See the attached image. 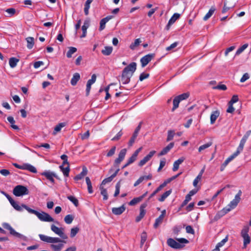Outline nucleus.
Wrapping results in <instances>:
<instances>
[{
  "label": "nucleus",
  "instance_id": "obj_18",
  "mask_svg": "<svg viewBox=\"0 0 251 251\" xmlns=\"http://www.w3.org/2000/svg\"><path fill=\"white\" fill-rule=\"evenodd\" d=\"M251 134V130H248V131L246 132V133H245V134L244 135V136L240 141L239 145L240 148H242L243 149L245 143L246 142V141L247 140L248 138H249Z\"/></svg>",
  "mask_w": 251,
  "mask_h": 251
},
{
  "label": "nucleus",
  "instance_id": "obj_3",
  "mask_svg": "<svg viewBox=\"0 0 251 251\" xmlns=\"http://www.w3.org/2000/svg\"><path fill=\"white\" fill-rule=\"evenodd\" d=\"M176 242L172 238H169L167 240V243L169 246L175 249H182L184 247V244H188L189 241L185 238H176Z\"/></svg>",
  "mask_w": 251,
  "mask_h": 251
},
{
  "label": "nucleus",
  "instance_id": "obj_20",
  "mask_svg": "<svg viewBox=\"0 0 251 251\" xmlns=\"http://www.w3.org/2000/svg\"><path fill=\"white\" fill-rule=\"evenodd\" d=\"M205 170V166L201 170L198 176L195 178L193 181V184L194 187H196L198 182L201 180L202 176Z\"/></svg>",
  "mask_w": 251,
  "mask_h": 251
},
{
  "label": "nucleus",
  "instance_id": "obj_57",
  "mask_svg": "<svg viewBox=\"0 0 251 251\" xmlns=\"http://www.w3.org/2000/svg\"><path fill=\"white\" fill-rule=\"evenodd\" d=\"M97 76L95 74H93L92 75L91 78L87 81L88 84H89L90 85H92L93 83H94L96 80Z\"/></svg>",
  "mask_w": 251,
  "mask_h": 251
},
{
  "label": "nucleus",
  "instance_id": "obj_24",
  "mask_svg": "<svg viewBox=\"0 0 251 251\" xmlns=\"http://www.w3.org/2000/svg\"><path fill=\"white\" fill-rule=\"evenodd\" d=\"M220 112L219 111L216 110L215 111H213L210 116V123L211 124H213L215 121L216 120L217 118L219 116Z\"/></svg>",
  "mask_w": 251,
  "mask_h": 251
},
{
  "label": "nucleus",
  "instance_id": "obj_40",
  "mask_svg": "<svg viewBox=\"0 0 251 251\" xmlns=\"http://www.w3.org/2000/svg\"><path fill=\"white\" fill-rule=\"evenodd\" d=\"M190 96V93L189 92L184 93L181 95H179L177 96H176L177 99H178L179 101H181L183 100H186L189 98Z\"/></svg>",
  "mask_w": 251,
  "mask_h": 251
},
{
  "label": "nucleus",
  "instance_id": "obj_14",
  "mask_svg": "<svg viewBox=\"0 0 251 251\" xmlns=\"http://www.w3.org/2000/svg\"><path fill=\"white\" fill-rule=\"evenodd\" d=\"M41 175L45 176L47 179L49 180L52 183H54L53 177H57V176L53 172L50 171H46L42 173Z\"/></svg>",
  "mask_w": 251,
  "mask_h": 251
},
{
  "label": "nucleus",
  "instance_id": "obj_56",
  "mask_svg": "<svg viewBox=\"0 0 251 251\" xmlns=\"http://www.w3.org/2000/svg\"><path fill=\"white\" fill-rule=\"evenodd\" d=\"M178 44L177 42H175L174 43L172 44L170 46L166 48V50L167 51H170L172 50L175 48Z\"/></svg>",
  "mask_w": 251,
  "mask_h": 251
},
{
  "label": "nucleus",
  "instance_id": "obj_54",
  "mask_svg": "<svg viewBox=\"0 0 251 251\" xmlns=\"http://www.w3.org/2000/svg\"><path fill=\"white\" fill-rule=\"evenodd\" d=\"M120 187H121L120 182L119 181L116 185V187H115L116 190H115V193L114 194V197H117L119 194Z\"/></svg>",
  "mask_w": 251,
  "mask_h": 251
},
{
  "label": "nucleus",
  "instance_id": "obj_33",
  "mask_svg": "<svg viewBox=\"0 0 251 251\" xmlns=\"http://www.w3.org/2000/svg\"><path fill=\"white\" fill-rule=\"evenodd\" d=\"M59 168H60V170H61V171L63 172V175L65 176H69V172H70V170L69 165H68V166H67L65 168H64L63 166H62V165H61V166H60Z\"/></svg>",
  "mask_w": 251,
  "mask_h": 251
},
{
  "label": "nucleus",
  "instance_id": "obj_64",
  "mask_svg": "<svg viewBox=\"0 0 251 251\" xmlns=\"http://www.w3.org/2000/svg\"><path fill=\"white\" fill-rule=\"evenodd\" d=\"M150 75L149 74H145V73H142L139 76V80L142 81L144 79L147 78L149 77Z\"/></svg>",
  "mask_w": 251,
  "mask_h": 251
},
{
  "label": "nucleus",
  "instance_id": "obj_32",
  "mask_svg": "<svg viewBox=\"0 0 251 251\" xmlns=\"http://www.w3.org/2000/svg\"><path fill=\"white\" fill-rule=\"evenodd\" d=\"M26 40L27 41V48L28 49H31L34 44V38L33 37H29L26 38Z\"/></svg>",
  "mask_w": 251,
  "mask_h": 251
},
{
  "label": "nucleus",
  "instance_id": "obj_43",
  "mask_svg": "<svg viewBox=\"0 0 251 251\" xmlns=\"http://www.w3.org/2000/svg\"><path fill=\"white\" fill-rule=\"evenodd\" d=\"M212 145V142H209L204 145H202L201 146L199 149H198V151L199 152H201L202 151L210 147V146H211Z\"/></svg>",
  "mask_w": 251,
  "mask_h": 251
},
{
  "label": "nucleus",
  "instance_id": "obj_25",
  "mask_svg": "<svg viewBox=\"0 0 251 251\" xmlns=\"http://www.w3.org/2000/svg\"><path fill=\"white\" fill-rule=\"evenodd\" d=\"M80 75L78 73H75L71 80V84L73 86H75L76 84L77 81L80 79Z\"/></svg>",
  "mask_w": 251,
  "mask_h": 251
},
{
  "label": "nucleus",
  "instance_id": "obj_13",
  "mask_svg": "<svg viewBox=\"0 0 251 251\" xmlns=\"http://www.w3.org/2000/svg\"><path fill=\"white\" fill-rule=\"evenodd\" d=\"M156 151H152L149 152V153L144 157L143 159L140 160L139 162V166L140 167L144 165L148 161H149L151 158L153 156V155L155 153Z\"/></svg>",
  "mask_w": 251,
  "mask_h": 251
},
{
  "label": "nucleus",
  "instance_id": "obj_49",
  "mask_svg": "<svg viewBox=\"0 0 251 251\" xmlns=\"http://www.w3.org/2000/svg\"><path fill=\"white\" fill-rule=\"evenodd\" d=\"M248 47V44H245L239 48L236 51L235 55H238L241 53Z\"/></svg>",
  "mask_w": 251,
  "mask_h": 251
},
{
  "label": "nucleus",
  "instance_id": "obj_22",
  "mask_svg": "<svg viewBox=\"0 0 251 251\" xmlns=\"http://www.w3.org/2000/svg\"><path fill=\"white\" fill-rule=\"evenodd\" d=\"M243 149L242 148H240V147L238 146L236 151L226 159L227 161L229 163L234 158L237 156L239 154V153L243 151Z\"/></svg>",
  "mask_w": 251,
  "mask_h": 251
},
{
  "label": "nucleus",
  "instance_id": "obj_31",
  "mask_svg": "<svg viewBox=\"0 0 251 251\" xmlns=\"http://www.w3.org/2000/svg\"><path fill=\"white\" fill-rule=\"evenodd\" d=\"M171 189L166 191L161 195L160 198L158 199V201L161 202L164 201L171 194Z\"/></svg>",
  "mask_w": 251,
  "mask_h": 251
},
{
  "label": "nucleus",
  "instance_id": "obj_42",
  "mask_svg": "<svg viewBox=\"0 0 251 251\" xmlns=\"http://www.w3.org/2000/svg\"><path fill=\"white\" fill-rule=\"evenodd\" d=\"M163 219L164 217L160 215L158 218L156 219L155 223L153 225V227L155 228H156L158 226L160 225L162 223Z\"/></svg>",
  "mask_w": 251,
  "mask_h": 251
},
{
  "label": "nucleus",
  "instance_id": "obj_58",
  "mask_svg": "<svg viewBox=\"0 0 251 251\" xmlns=\"http://www.w3.org/2000/svg\"><path fill=\"white\" fill-rule=\"evenodd\" d=\"M115 151H116V147L114 146L108 152V153H107L106 156L107 157H111V156H112V155H113L114 154V153L115 152Z\"/></svg>",
  "mask_w": 251,
  "mask_h": 251
},
{
  "label": "nucleus",
  "instance_id": "obj_47",
  "mask_svg": "<svg viewBox=\"0 0 251 251\" xmlns=\"http://www.w3.org/2000/svg\"><path fill=\"white\" fill-rule=\"evenodd\" d=\"M100 189L101 191L100 193L103 196V200H107L108 199V195L106 189L102 186L100 187Z\"/></svg>",
  "mask_w": 251,
  "mask_h": 251
},
{
  "label": "nucleus",
  "instance_id": "obj_1",
  "mask_svg": "<svg viewBox=\"0 0 251 251\" xmlns=\"http://www.w3.org/2000/svg\"><path fill=\"white\" fill-rule=\"evenodd\" d=\"M136 63L132 62L124 69L121 75V81L123 84H128L130 82V78L136 70Z\"/></svg>",
  "mask_w": 251,
  "mask_h": 251
},
{
  "label": "nucleus",
  "instance_id": "obj_39",
  "mask_svg": "<svg viewBox=\"0 0 251 251\" xmlns=\"http://www.w3.org/2000/svg\"><path fill=\"white\" fill-rule=\"evenodd\" d=\"M141 43V40L140 38L136 39L133 43H132L130 44L129 48L130 49L133 50L135 49L136 47L138 46Z\"/></svg>",
  "mask_w": 251,
  "mask_h": 251
},
{
  "label": "nucleus",
  "instance_id": "obj_10",
  "mask_svg": "<svg viewBox=\"0 0 251 251\" xmlns=\"http://www.w3.org/2000/svg\"><path fill=\"white\" fill-rule=\"evenodd\" d=\"M154 55L153 53L148 54L142 57L140 59L141 66L145 67L154 58Z\"/></svg>",
  "mask_w": 251,
  "mask_h": 251
},
{
  "label": "nucleus",
  "instance_id": "obj_21",
  "mask_svg": "<svg viewBox=\"0 0 251 251\" xmlns=\"http://www.w3.org/2000/svg\"><path fill=\"white\" fill-rule=\"evenodd\" d=\"M87 172L88 171L86 167H83L82 172L78 175L75 176L74 177V179L75 180H79L81 179L84 177L85 176H86L87 174Z\"/></svg>",
  "mask_w": 251,
  "mask_h": 251
},
{
  "label": "nucleus",
  "instance_id": "obj_41",
  "mask_svg": "<svg viewBox=\"0 0 251 251\" xmlns=\"http://www.w3.org/2000/svg\"><path fill=\"white\" fill-rule=\"evenodd\" d=\"M10 204H11V205L17 211H22L23 209L22 208H24L23 206H22V205L23 204H22L21 205V206H20L18 203L17 202H16V201H13L11 202H10Z\"/></svg>",
  "mask_w": 251,
  "mask_h": 251
},
{
  "label": "nucleus",
  "instance_id": "obj_44",
  "mask_svg": "<svg viewBox=\"0 0 251 251\" xmlns=\"http://www.w3.org/2000/svg\"><path fill=\"white\" fill-rule=\"evenodd\" d=\"M74 217L71 214L66 215L64 218V221L67 224H70L74 220Z\"/></svg>",
  "mask_w": 251,
  "mask_h": 251
},
{
  "label": "nucleus",
  "instance_id": "obj_51",
  "mask_svg": "<svg viewBox=\"0 0 251 251\" xmlns=\"http://www.w3.org/2000/svg\"><path fill=\"white\" fill-rule=\"evenodd\" d=\"M79 229L77 227L72 228L71 230L70 237H74L79 231Z\"/></svg>",
  "mask_w": 251,
  "mask_h": 251
},
{
  "label": "nucleus",
  "instance_id": "obj_5",
  "mask_svg": "<svg viewBox=\"0 0 251 251\" xmlns=\"http://www.w3.org/2000/svg\"><path fill=\"white\" fill-rule=\"evenodd\" d=\"M13 193L16 197H20L28 195L29 191L26 187L21 185H18L15 186L13 189Z\"/></svg>",
  "mask_w": 251,
  "mask_h": 251
},
{
  "label": "nucleus",
  "instance_id": "obj_38",
  "mask_svg": "<svg viewBox=\"0 0 251 251\" xmlns=\"http://www.w3.org/2000/svg\"><path fill=\"white\" fill-rule=\"evenodd\" d=\"M77 51V49L75 47H71L69 48V50L67 51L66 56L68 58H71L72 54Z\"/></svg>",
  "mask_w": 251,
  "mask_h": 251
},
{
  "label": "nucleus",
  "instance_id": "obj_34",
  "mask_svg": "<svg viewBox=\"0 0 251 251\" xmlns=\"http://www.w3.org/2000/svg\"><path fill=\"white\" fill-rule=\"evenodd\" d=\"M19 60L15 57H11L9 61V65L11 68H14L16 66L17 63Z\"/></svg>",
  "mask_w": 251,
  "mask_h": 251
},
{
  "label": "nucleus",
  "instance_id": "obj_2",
  "mask_svg": "<svg viewBox=\"0 0 251 251\" xmlns=\"http://www.w3.org/2000/svg\"><path fill=\"white\" fill-rule=\"evenodd\" d=\"M22 206L29 213L35 215L41 221L47 222H51L54 221V219L47 213L43 211H42L41 213H40L36 210L30 208L25 204H23Z\"/></svg>",
  "mask_w": 251,
  "mask_h": 251
},
{
  "label": "nucleus",
  "instance_id": "obj_62",
  "mask_svg": "<svg viewBox=\"0 0 251 251\" xmlns=\"http://www.w3.org/2000/svg\"><path fill=\"white\" fill-rule=\"evenodd\" d=\"M186 232L190 234H194L195 231L191 226H187L186 227Z\"/></svg>",
  "mask_w": 251,
  "mask_h": 251
},
{
  "label": "nucleus",
  "instance_id": "obj_17",
  "mask_svg": "<svg viewBox=\"0 0 251 251\" xmlns=\"http://www.w3.org/2000/svg\"><path fill=\"white\" fill-rule=\"evenodd\" d=\"M174 146V143L171 142L167 146L163 149L159 153L158 156H163L166 154Z\"/></svg>",
  "mask_w": 251,
  "mask_h": 251
},
{
  "label": "nucleus",
  "instance_id": "obj_46",
  "mask_svg": "<svg viewBox=\"0 0 251 251\" xmlns=\"http://www.w3.org/2000/svg\"><path fill=\"white\" fill-rule=\"evenodd\" d=\"M147 233L145 231L142 233L141 235V243H140V246L142 247L146 241L147 240Z\"/></svg>",
  "mask_w": 251,
  "mask_h": 251
},
{
  "label": "nucleus",
  "instance_id": "obj_15",
  "mask_svg": "<svg viewBox=\"0 0 251 251\" xmlns=\"http://www.w3.org/2000/svg\"><path fill=\"white\" fill-rule=\"evenodd\" d=\"M114 17L112 15H109L106 17L105 18H104L102 19L100 21V26L99 27V30L101 31L103 30L105 27V24L106 23H107L110 20L112 19Z\"/></svg>",
  "mask_w": 251,
  "mask_h": 251
},
{
  "label": "nucleus",
  "instance_id": "obj_16",
  "mask_svg": "<svg viewBox=\"0 0 251 251\" xmlns=\"http://www.w3.org/2000/svg\"><path fill=\"white\" fill-rule=\"evenodd\" d=\"M180 14L178 13H175L169 20L167 25L166 26V29L168 30L170 26L180 17Z\"/></svg>",
  "mask_w": 251,
  "mask_h": 251
},
{
  "label": "nucleus",
  "instance_id": "obj_30",
  "mask_svg": "<svg viewBox=\"0 0 251 251\" xmlns=\"http://www.w3.org/2000/svg\"><path fill=\"white\" fill-rule=\"evenodd\" d=\"M85 180L87 185L88 193L89 194H92L93 192V190L91 180L89 177H86Z\"/></svg>",
  "mask_w": 251,
  "mask_h": 251
},
{
  "label": "nucleus",
  "instance_id": "obj_50",
  "mask_svg": "<svg viewBox=\"0 0 251 251\" xmlns=\"http://www.w3.org/2000/svg\"><path fill=\"white\" fill-rule=\"evenodd\" d=\"M141 201H142V200L139 198V197L134 198L131 201H130V202H129V205H131V206L134 205L140 202Z\"/></svg>",
  "mask_w": 251,
  "mask_h": 251
},
{
  "label": "nucleus",
  "instance_id": "obj_59",
  "mask_svg": "<svg viewBox=\"0 0 251 251\" xmlns=\"http://www.w3.org/2000/svg\"><path fill=\"white\" fill-rule=\"evenodd\" d=\"M214 89H219V90H226L227 89V87L226 85L225 84H222V85H218L216 86H215L213 88Z\"/></svg>",
  "mask_w": 251,
  "mask_h": 251
},
{
  "label": "nucleus",
  "instance_id": "obj_19",
  "mask_svg": "<svg viewBox=\"0 0 251 251\" xmlns=\"http://www.w3.org/2000/svg\"><path fill=\"white\" fill-rule=\"evenodd\" d=\"M126 209V207L124 205H122L119 207H114L112 209V213L116 215H121L123 213Z\"/></svg>",
  "mask_w": 251,
  "mask_h": 251
},
{
  "label": "nucleus",
  "instance_id": "obj_4",
  "mask_svg": "<svg viewBox=\"0 0 251 251\" xmlns=\"http://www.w3.org/2000/svg\"><path fill=\"white\" fill-rule=\"evenodd\" d=\"M126 153V149H123L121 150L120 151L118 157L116 158L114 161L113 166L116 168L115 172L112 175L114 177L117 176V174L120 171V169L119 168V165L121 163V162L124 160L125 155Z\"/></svg>",
  "mask_w": 251,
  "mask_h": 251
},
{
  "label": "nucleus",
  "instance_id": "obj_53",
  "mask_svg": "<svg viewBox=\"0 0 251 251\" xmlns=\"http://www.w3.org/2000/svg\"><path fill=\"white\" fill-rule=\"evenodd\" d=\"M114 178V177L111 175L110 176L107 178L104 179L102 182L101 185H105L107 183L110 182Z\"/></svg>",
  "mask_w": 251,
  "mask_h": 251
},
{
  "label": "nucleus",
  "instance_id": "obj_45",
  "mask_svg": "<svg viewBox=\"0 0 251 251\" xmlns=\"http://www.w3.org/2000/svg\"><path fill=\"white\" fill-rule=\"evenodd\" d=\"M179 102V100L177 99L176 97L173 100V107L172 109V111H174L178 107Z\"/></svg>",
  "mask_w": 251,
  "mask_h": 251
},
{
  "label": "nucleus",
  "instance_id": "obj_12",
  "mask_svg": "<svg viewBox=\"0 0 251 251\" xmlns=\"http://www.w3.org/2000/svg\"><path fill=\"white\" fill-rule=\"evenodd\" d=\"M3 226L4 228L9 230L10 233L14 236L19 238H22L23 237V235L16 232L9 224L4 223L3 224Z\"/></svg>",
  "mask_w": 251,
  "mask_h": 251
},
{
  "label": "nucleus",
  "instance_id": "obj_6",
  "mask_svg": "<svg viewBox=\"0 0 251 251\" xmlns=\"http://www.w3.org/2000/svg\"><path fill=\"white\" fill-rule=\"evenodd\" d=\"M242 191L241 190L238 191V193L235 195L234 199L230 201L227 207L225 208L226 209H230V211L234 208L240 202L241 200V196L242 195Z\"/></svg>",
  "mask_w": 251,
  "mask_h": 251
},
{
  "label": "nucleus",
  "instance_id": "obj_23",
  "mask_svg": "<svg viewBox=\"0 0 251 251\" xmlns=\"http://www.w3.org/2000/svg\"><path fill=\"white\" fill-rule=\"evenodd\" d=\"M230 211V209H226L225 208L221 211L218 212L214 217V219L217 220Z\"/></svg>",
  "mask_w": 251,
  "mask_h": 251
},
{
  "label": "nucleus",
  "instance_id": "obj_48",
  "mask_svg": "<svg viewBox=\"0 0 251 251\" xmlns=\"http://www.w3.org/2000/svg\"><path fill=\"white\" fill-rule=\"evenodd\" d=\"M67 199L72 202L75 206H77L78 205V201L74 196H69L67 197Z\"/></svg>",
  "mask_w": 251,
  "mask_h": 251
},
{
  "label": "nucleus",
  "instance_id": "obj_27",
  "mask_svg": "<svg viewBox=\"0 0 251 251\" xmlns=\"http://www.w3.org/2000/svg\"><path fill=\"white\" fill-rule=\"evenodd\" d=\"M113 48L111 46H105L104 49L101 50V53L104 55H109L112 52Z\"/></svg>",
  "mask_w": 251,
  "mask_h": 251
},
{
  "label": "nucleus",
  "instance_id": "obj_11",
  "mask_svg": "<svg viewBox=\"0 0 251 251\" xmlns=\"http://www.w3.org/2000/svg\"><path fill=\"white\" fill-rule=\"evenodd\" d=\"M148 205V202L147 201H146L145 202L143 203V204H142L140 207V214L139 215V216H138L136 218V222H139V221H140L143 218V217H144V216L146 214V210H145V208Z\"/></svg>",
  "mask_w": 251,
  "mask_h": 251
},
{
  "label": "nucleus",
  "instance_id": "obj_61",
  "mask_svg": "<svg viewBox=\"0 0 251 251\" xmlns=\"http://www.w3.org/2000/svg\"><path fill=\"white\" fill-rule=\"evenodd\" d=\"M239 100L238 97L237 95H233L229 101V103L231 104H233V103L237 102Z\"/></svg>",
  "mask_w": 251,
  "mask_h": 251
},
{
  "label": "nucleus",
  "instance_id": "obj_26",
  "mask_svg": "<svg viewBox=\"0 0 251 251\" xmlns=\"http://www.w3.org/2000/svg\"><path fill=\"white\" fill-rule=\"evenodd\" d=\"M215 10H216V9L214 6H211V7L209 9V11L207 13V14L203 17V20L204 21H207L213 14Z\"/></svg>",
  "mask_w": 251,
  "mask_h": 251
},
{
  "label": "nucleus",
  "instance_id": "obj_36",
  "mask_svg": "<svg viewBox=\"0 0 251 251\" xmlns=\"http://www.w3.org/2000/svg\"><path fill=\"white\" fill-rule=\"evenodd\" d=\"M64 245L62 243H59L57 245L51 244L50 245L51 248L54 251H60L63 248Z\"/></svg>",
  "mask_w": 251,
  "mask_h": 251
},
{
  "label": "nucleus",
  "instance_id": "obj_8",
  "mask_svg": "<svg viewBox=\"0 0 251 251\" xmlns=\"http://www.w3.org/2000/svg\"><path fill=\"white\" fill-rule=\"evenodd\" d=\"M13 165L16 168L19 169L28 170L29 172L33 173H37L36 169L33 166H32L29 164L25 163L22 165H20L17 163H13Z\"/></svg>",
  "mask_w": 251,
  "mask_h": 251
},
{
  "label": "nucleus",
  "instance_id": "obj_60",
  "mask_svg": "<svg viewBox=\"0 0 251 251\" xmlns=\"http://www.w3.org/2000/svg\"><path fill=\"white\" fill-rule=\"evenodd\" d=\"M123 135V132L122 131V130H120L117 134L115 136H114L113 138H112L111 140L112 141H117L119 139H120V138H121V137Z\"/></svg>",
  "mask_w": 251,
  "mask_h": 251
},
{
  "label": "nucleus",
  "instance_id": "obj_9",
  "mask_svg": "<svg viewBox=\"0 0 251 251\" xmlns=\"http://www.w3.org/2000/svg\"><path fill=\"white\" fill-rule=\"evenodd\" d=\"M51 230L62 239H66L67 238V236L63 231V228H59L55 225H52L51 226Z\"/></svg>",
  "mask_w": 251,
  "mask_h": 251
},
{
  "label": "nucleus",
  "instance_id": "obj_29",
  "mask_svg": "<svg viewBox=\"0 0 251 251\" xmlns=\"http://www.w3.org/2000/svg\"><path fill=\"white\" fill-rule=\"evenodd\" d=\"M89 26V22L85 21L84 25L82 26V34L81 35V38L85 37L86 35L87 29Z\"/></svg>",
  "mask_w": 251,
  "mask_h": 251
},
{
  "label": "nucleus",
  "instance_id": "obj_52",
  "mask_svg": "<svg viewBox=\"0 0 251 251\" xmlns=\"http://www.w3.org/2000/svg\"><path fill=\"white\" fill-rule=\"evenodd\" d=\"M175 135V132L173 130H169L168 131V136L167 138V141H170L173 140Z\"/></svg>",
  "mask_w": 251,
  "mask_h": 251
},
{
  "label": "nucleus",
  "instance_id": "obj_7",
  "mask_svg": "<svg viewBox=\"0 0 251 251\" xmlns=\"http://www.w3.org/2000/svg\"><path fill=\"white\" fill-rule=\"evenodd\" d=\"M249 228L248 226H244L241 230V235L244 239V247L246 248L247 245L250 244L251 242V238L249 235L248 232Z\"/></svg>",
  "mask_w": 251,
  "mask_h": 251
},
{
  "label": "nucleus",
  "instance_id": "obj_28",
  "mask_svg": "<svg viewBox=\"0 0 251 251\" xmlns=\"http://www.w3.org/2000/svg\"><path fill=\"white\" fill-rule=\"evenodd\" d=\"M93 0H87L84 4V12L85 15H88L89 14V9L90 7V4L92 2Z\"/></svg>",
  "mask_w": 251,
  "mask_h": 251
},
{
  "label": "nucleus",
  "instance_id": "obj_55",
  "mask_svg": "<svg viewBox=\"0 0 251 251\" xmlns=\"http://www.w3.org/2000/svg\"><path fill=\"white\" fill-rule=\"evenodd\" d=\"M166 164V159L165 158L162 159L160 161L159 167L158 168L157 171L160 172L161 170L165 166Z\"/></svg>",
  "mask_w": 251,
  "mask_h": 251
},
{
  "label": "nucleus",
  "instance_id": "obj_63",
  "mask_svg": "<svg viewBox=\"0 0 251 251\" xmlns=\"http://www.w3.org/2000/svg\"><path fill=\"white\" fill-rule=\"evenodd\" d=\"M5 11L8 13L10 16L14 15L16 13V10L13 8H8Z\"/></svg>",
  "mask_w": 251,
  "mask_h": 251
},
{
  "label": "nucleus",
  "instance_id": "obj_35",
  "mask_svg": "<svg viewBox=\"0 0 251 251\" xmlns=\"http://www.w3.org/2000/svg\"><path fill=\"white\" fill-rule=\"evenodd\" d=\"M39 236L41 240L45 242L51 243V237L48 236L47 235L41 234H39Z\"/></svg>",
  "mask_w": 251,
  "mask_h": 251
},
{
  "label": "nucleus",
  "instance_id": "obj_37",
  "mask_svg": "<svg viewBox=\"0 0 251 251\" xmlns=\"http://www.w3.org/2000/svg\"><path fill=\"white\" fill-rule=\"evenodd\" d=\"M67 125L66 123H60L58 124L56 126L54 127V133L55 134L56 132H58L60 131L61 129V128L64 126H65Z\"/></svg>",
  "mask_w": 251,
  "mask_h": 251
}]
</instances>
